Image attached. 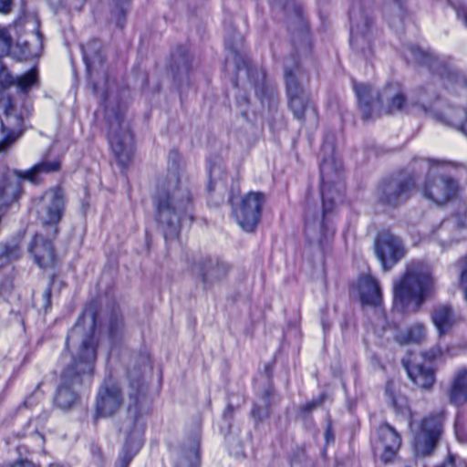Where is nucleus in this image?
<instances>
[{
  "instance_id": "31",
  "label": "nucleus",
  "mask_w": 467,
  "mask_h": 467,
  "mask_svg": "<svg viewBox=\"0 0 467 467\" xmlns=\"http://www.w3.org/2000/svg\"><path fill=\"white\" fill-rule=\"evenodd\" d=\"M409 53L412 59L422 65H427L432 71L443 77L444 75H451L452 73L443 66H441L439 60L418 47L409 48Z\"/></svg>"
},
{
  "instance_id": "35",
  "label": "nucleus",
  "mask_w": 467,
  "mask_h": 467,
  "mask_svg": "<svg viewBox=\"0 0 467 467\" xmlns=\"http://www.w3.org/2000/svg\"><path fill=\"white\" fill-rule=\"evenodd\" d=\"M199 447L196 442L192 443L188 451H182L179 462L175 467H198Z\"/></svg>"
},
{
  "instance_id": "1",
  "label": "nucleus",
  "mask_w": 467,
  "mask_h": 467,
  "mask_svg": "<svg viewBox=\"0 0 467 467\" xmlns=\"http://www.w3.org/2000/svg\"><path fill=\"white\" fill-rule=\"evenodd\" d=\"M96 315L86 309L67 337V348L72 351L73 360L61 374V381L55 396V404L62 409L72 408L78 401V389L90 381L97 358V341L94 337Z\"/></svg>"
},
{
  "instance_id": "47",
  "label": "nucleus",
  "mask_w": 467,
  "mask_h": 467,
  "mask_svg": "<svg viewBox=\"0 0 467 467\" xmlns=\"http://www.w3.org/2000/svg\"><path fill=\"white\" fill-rule=\"evenodd\" d=\"M8 467H37L33 462L28 461H18Z\"/></svg>"
},
{
  "instance_id": "42",
  "label": "nucleus",
  "mask_w": 467,
  "mask_h": 467,
  "mask_svg": "<svg viewBox=\"0 0 467 467\" xmlns=\"http://www.w3.org/2000/svg\"><path fill=\"white\" fill-rule=\"evenodd\" d=\"M460 284L464 290L465 297L467 299V255L463 259L462 270L460 276Z\"/></svg>"
},
{
  "instance_id": "7",
  "label": "nucleus",
  "mask_w": 467,
  "mask_h": 467,
  "mask_svg": "<svg viewBox=\"0 0 467 467\" xmlns=\"http://www.w3.org/2000/svg\"><path fill=\"white\" fill-rule=\"evenodd\" d=\"M429 171L427 173L421 193L426 200L435 204H446L448 202H457L462 193V188L458 182L446 175L434 177L431 171L433 168L443 167L447 161L437 159H427Z\"/></svg>"
},
{
  "instance_id": "30",
  "label": "nucleus",
  "mask_w": 467,
  "mask_h": 467,
  "mask_svg": "<svg viewBox=\"0 0 467 467\" xmlns=\"http://www.w3.org/2000/svg\"><path fill=\"white\" fill-rule=\"evenodd\" d=\"M427 327L423 323H414L405 330L399 332L395 339L400 345L421 344L427 339Z\"/></svg>"
},
{
  "instance_id": "43",
  "label": "nucleus",
  "mask_w": 467,
  "mask_h": 467,
  "mask_svg": "<svg viewBox=\"0 0 467 467\" xmlns=\"http://www.w3.org/2000/svg\"><path fill=\"white\" fill-rule=\"evenodd\" d=\"M442 355V349L440 345H436L431 348L430 350L423 353V358L429 360L435 359L436 358Z\"/></svg>"
},
{
  "instance_id": "18",
  "label": "nucleus",
  "mask_w": 467,
  "mask_h": 467,
  "mask_svg": "<svg viewBox=\"0 0 467 467\" xmlns=\"http://www.w3.org/2000/svg\"><path fill=\"white\" fill-rule=\"evenodd\" d=\"M231 265L220 258H205L196 267V276L204 288L220 284L229 275Z\"/></svg>"
},
{
  "instance_id": "55",
  "label": "nucleus",
  "mask_w": 467,
  "mask_h": 467,
  "mask_svg": "<svg viewBox=\"0 0 467 467\" xmlns=\"http://www.w3.org/2000/svg\"><path fill=\"white\" fill-rule=\"evenodd\" d=\"M170 156L175 158L177 156V153L176 152H171Z\"/></svg>"
},
{
  "instance_id": "46",
  "label": "nucleus",
  "mask_w": 467,
  "mask_h": 467,
  "mask_svg": "<svg viewBox=\"0 0 467 467\" xmlns=\"http://www.w3.org/2000/svg\"><path fill=\"white\" fill-rule=\"evenodd\" d=\"M321 402H322V398H319L317 400H313L311 402H308L307 404H306L304 410L306 411H311L313 409H315L317 406H319L321 404Z\"/></svg>"
},
{
  "instance_id": "8",
  "label": "nucleus",
  "mask_w": 467,
  "mask_h": 467,
  "mask_svg": "<svg viewBox=\"0 0 467 467\" xmlns=\"http://www.w3.org/2000/svg\"><path fill=\"white\" fill-rule=\"evenodd\" d=\"M60 162L58 161L43 160L26 171L14 170L11 173L20 182L27 181L33 184L41 182V176L58 171ZM10 171L0 165V198L10 199L17 202L20 195V185H13L10 182Z\"/></svg>"
},
{
  "instance_id": "45",
  "label": "nucleus",
  "mask_w": 467,
  "mask_h": 467,
  "mask_svg": "<svg viewBox=\"0 0 467 467\" xmlns=\"http://www.w3.org/2000/svg\"><path fill=\"white\" fill-rule=\"evenodd\" d=\"M11 0H0V12L6 14L10 11L11 8Z\"/></svg>"
},
{
  "instance_id": "27",
  "label": "nucleus",
  "mask_w": 467,
  "mask_h": 467,
  "mask_svg": "<svg viewBox=\"0 0 467 467\" xmlns=\"http://www.w3.org/2000/svg\"><path fill=\"white\" fill-rule=\"evenodd\" d=\"M232 213L244 231L252 232L259 222L261 209L260 206H233Z\"/></svg>"
},
{
  "instance_id": "49",
  "label": "nucleus",
  "mask_w": 467,
  "mask_h": 467,
  "mask_svg": "<svg viewBox=\"0 0 467 467\" xmlns=\"http://www.w3.org/2000/svg\"><path fill=\"white\" fill-rule=\"evenodd\" d=\"M460 130L467 136V110L465 111V118L460 126Z\"/></svg>"
},
{
  "instance_id": "50",
  "label": "nucleus",
  "mask_w": 467,
  "mask_h": 467,
  "mask_svg": "<svg viewBox=\"0 0 467 467\" xmlns=\"http://www.w3.org/2000/svg\"><path fill=\"white\" fill-rule=\"evenodd\" d=\"M394 3H395V6H396L399 16H403V7L401 5V2L400 0H394Z\"/></svg>"
},
{
  "instance_id": "58",
  "label": "nucleus",
  "mask_w": 467,
  "mask_h": 467,
  "mask_svg": "<svg viewBox=\"0 0 467 467\" xmlns=\"http://www.w3.org/2000/svg\"><path fill=\"white\" fill-rule=\"evenodd\" d=\"M29 403V400H26L25 404L27 405Z\"/></svg>"
},
{
  "instance_id": "44",
  "label": "nucleus",
  "mask_w": 467,
  "mask_h": 467,
  "mask_svg": "<svg viewBox=\"0 0 467 467\" xmlns=\"http://www.w3.org/2000/svg\"><path fill=\"white\" fill-rule=\"evenodd\" d=\"M43 299V309L47 312L51 308V287L50 285L47 287L45 292L42 295Z\"/></svg>"
},
{
  "instance_id": "12",
  "label": "nucleus",
  "mask_w": 467,
  "mask_h": 467,
  "mask_svg": "<svg viewBox=\"0 0 467 467\" xmlns=\"http://www.w3.org/2000/svg\"><path fill=\"white\" fill-rule=\"evenodd\" d=\"M433 238L443 248L453 243L467 240V206H458L451 217L443 220L434 230Z\"/></svg>"
},
{
  "instance_id": "3",
  "label": "nucleus",
  "mask_w": 467,
  "mask_h": 467,
  "mask_svg": "<svg viewBox=\"0 0 467 467\" xmlns=\"http://www.w3.org/2000/svg\"><path fill=\"white\" fill-rule=\"evenodd\" d=\"M434 289L431 267L420 260L411 261L393 283L394 306L402 312L416 313Z\"/></svg>"
},
{
  "instance_id": "36",
  "label": "nucleus",
  "mask_w": 467,
  "mask_h": 467,
  "mask_svg": "<svg viewBox=\"0 0 467 467\" xmlns=\"http://www.w3.org/2000/svg\"><path fill=\"white\" fill-rule=\"evenodd\" d=\"M123 332L122 317L119 312L114 310L109 317V335L112 341L117 340Z\"/></svg>"
},
{
  "instance_id": "5",
  "label": "nucleus",
  "mask_w": 467,
  "mask_h": 467,
  "mask_svg": "<svg viewBox=\"0 0 467 467\" xmlns=\"http://www.w3.org/2000/svg\"><path fill=\"white\" fill-rule=\"evenodd\" d=\"M37 215L45 231L43 234H36L29 246V252L33 254L35 262L41 267L52 266L55 263V252L52 240L58 234L57 223L63 216L60 206H38Z\"/></svg>"
},
{
  "instance_id": "52",
  "label": "nucleus",
  "mask_w": 467,
  "mask_h": 467,
  "mask_svg": "<svg viewBox=\"0 0 467 467\" xmlns=\"http://www.w3.org/2000/svg\"><path fill=\"white\" fill-rule=\"evenodd\" d=\"M12 283L10 281H5L4 283L1 284V287L0 289H5V290H10L12 288Z\"/></svg>"
},
{
  "instance_id": "4",
  "label": "nucleus",
  "mask_w": 467,
  "mask_h": 467,
  "mask_svg": "<svg viewBox=\"0 0 467 467\" xmlns=\"http://www.w3.org/2000/svg\"><path fill=\"white\" fill-rule=\"evenodd\" d=\"M146 365L139 372H129L130 404L128 406L129 420L123 426L127 434L125 445L119 453L116 467H128L133 456L142 445L144 427L143 413L148 410V400L143 384V373Z\"/></svg>"
},
{
  "instance_id": "20",
  "label": "nucleus",
  "mask_w": 467,
  "mask_h": 467,
  "mask_svg": "<svg viewBox=\"0 0 467 467\" xmlns=\"http://www.w3.org/2000/svg\"><path fill=\"white\" fill-rule=\"evenodd\" d=\"M184 213V206H158L157 217L160 223L165 227V239L175 238L180 226L186 221H192V215L182 216Z\"/></svg>"
},
{
  "instance_id": "19",
  "label": "nucleus",
  "mask_w": 467,
  "mask_h": 467,
  "mask_svg": "<svg viewBox=\"0 0 467 467\" xmlns=\"http://www.w3.org/2000/svg\"><path fill=\"white\" fill-rule=\"evenodd\" d=\"M326 206H308L306 212L305 234L311 244H322L328 231L326 226V215L328 211Z\"/></svg>"
},
{
  "instance_id": "51",
  "label": "nucleus",
  "mask_w": 467,
  "mask_h": 467,
  "mask_svg": "<svg viewBox=\"0 0 467 467\" xmlns=\"http://www.w3.org/2000/svg\"><path fill=\"white\" fill-rule=\"evenodd\" d=\"M457 16L460 19H462L464 22L465 25H467V11L466 10L458 11Z\"/></svg>"
},
{
  "instance_id": "38",
  "label": "nucleus",
  "mask_w": 467,
  "mask_h": 467,
  "mask_svg": "<svg viewBox=\"0 0 467 467\" xmlns=\"http://www.w3.org/2000/svg\"><path fill=\"white\" fill-rule=\"evenodd\" d=\"M269 396L270 390H266L262 400V404H255L253 410V415L258 420H262L269 414Z\"/></svg>"
},
{
  "instance_id": "22",
  "label": "nucleus",
  "mask_w": 467,
  "mask_h": 467,
  "mask_svg": "<svg viewBox=\"0 0 467 467\" xmlns=\"http://www.w3.org/2000/svg\"><path fill=\"white\" fill-rule=\"evenodd\" d=\"M431 320L437 330L439 337L448 334L462 318L450 304H440L433 307Z\"/></svg>"
},
{
  "instance_id": "53",
  "label": "nucleus",
  "mask_w": 467,
  "mask_h": 467,
  "mask_svg": "<svg viewBox=\"0 0 467 467\" xmlns=\"http://www.w3.org/2000/svg\"><path fill=\"white\" fill-rule=\"evenodd\" d=\"M326 440L328 442L329 439H332V434L330 433L329 430L326 431Z\"/></svg>"
},
{
  "instance_id": "29",
  "label": "nucleus",
  "mask_w": 467,
  "mask_h": 467,
  "mask_svg": "<svg viewBox=\"0 0 467 467\" xmlns=\"http://www.w3.org/2000/svg\"><path fill=\"white\" fill-rule=\"evenodd\" d=\"M36 82V74L31 70L16 79L10 75L7 69L0 64V91L9 86L16 84L22 91H26Z\"/></svg>"
},
{
  "instance_id": "54",
  "label": "nucleus",
  "mask_w": 467,
  "mask_h": 467,
  "mask_svg": "<svg viewBox=\"0 0 467 467\" xmlns=\"http://www.w3.org/2000/svg\"><path fill=\"white\" fill-rule=\"evenodd\" d=\"M460 83L462 84L464 87H467V81L464 78H460L459 79Z\"/></svg>"
},
{
  "instance_id": "28",
  "label": "nucleus",
  "mask_w": 467,
  "mask_h": 467,
  "mask_svg": "<svg viewBox=\"0 0 467 467\" xmlns=\"http://www.w3.org/2000/svg\"><path fill=\"white\" fill-rule=\"evenodd\" d=\"M360 300L363 304L378 306L381 303V291L378 281L371 275H363L358 283Z\"/></svg>"
},
{
  "instance_id": "37",
  "label": "nucleus",
  "mask_w": 467,
  "mask_h": 467,
  "mask_svg": "<svg viewBox=\"0 0 467 467\" xmlns=\"http://www.w3.org/2000/svg\"><path fill=\"white\" fill-rule=\"evenodd\" d=\"M42 200L46 204H60L67 201L64 190L59 186L50 188L47 191L43 194Z\"/></svg>"
},
{
  "instance_id": "48",
  "label": "nucleus",
  "mask_w": 467,
  "mask_h": 467,
  "mask_svg": "<svg viewBox=\"0 0 467 467\" xmlns=\"http://www.w3.org/2000/svg\"><path fill=\"white\" fill-rule=\"evenodd\" d=\"M437 467H456L453 457L449 456L446 461H444L441 465Z\"/></svg>"
},
{
  "instance_id": "40",
  "label": "nucleus",
  "mask_w": 467,
  "mask_h": 467,
  "mask_svg": "<svg viewBox=\"0 0 467 467\" xmlns=\"http://www.w3.org/2000/svg\"><path fill=\"white\" fill-rule=\"evenodd\" d=\"M116 3V9L114 16H116V25L123 28L125 25V12L129 0H114Z\"/></svg>"
},
{
  "instance_id": "9",
  "label": "nucleus",
  "mask_w": 467,
  "mask_h": 467,
  "mask_svg": "<svg viewBox=\"0 0 467 467\" xmlns=\"http://www.w3.org/2000/svg\"><path fill=\"white\" fill-rule=\"evenodd\" d=\"M109 123L108 139L115 155V158L121 167H126L132 157L133 137L130 129V122L121 112L107 111Z\"/></svg>"
},
{
  "instance_id": "32",
  "label": "nucleus",
  "mask_w": 467,
  "mask_h": 467,
  "mask_svg": "<svg viewBox=\"0 0 467 467\" xmlns=\"http://www.w3.org/2000/svg\"><path fill=\"white\" fill-rule=\"evenodd\" d=\"M21 256V249L18 242L7 241L0 244V271L18 260Z\"/></svg>"
},
{
  "instance_id": "10",
  "label": "nucleus",
  "mask_w": 467,
  "mask_h": 467,
  "mask_svg": "<svg viewBox=\"0 0 467 467\" xmlns=\"http://www.w3.org/2000/svg\"><path fill=\"white\" fill-rule=\"evenodd\" d=\"M303 73L298 66L285 67V79L288 107L294 117L298 120H305L307 113L316 115V109L310 101L308 94L305 91L301 80Z\"/></svg>"
},
{
  "instance_id": "11",
  "label": "nucleus",
  "mask_w": 467,
  "mask_h": 467,
  "mask_svg": "<svg viewBox=\"0 0 467 467\" xmlns=\"http://www.w3.org/2000/svg\"><path fill=\"white\" fill-rule=\"evenodd\" d=\"M243 44V36L239 33H234L233 37L227 36L225 39L226 47L233 51V60L236 66V82L244 86V82L254 87L257 92L264 85L265 76L261 70L249 64V61L238 53L239 47Z\"/></svg>"
},
{
  "instance_id": "16",
  "label": "nucleus",
  "mask_w": 467,
  "mask_h": 467,
  "mask_svg": "<svg viewBox=\"0 0 467 467\" xmlns=\"http://www.w3.org/2000/svg\"><path fill=\"white\" fill-rule=\"evenodd\" d=\"M375 252L384 271H389L405 254L400 239L389 232L379 234Z\"/></svg>"
},
{
  "instance_id": "41",
  "label": "nucleus",
  "mask_w": 467,
  "mask_h": 467,
  "mask_svg": "<svg viewBox=\"0 0 467 467\" xmlns=\"http://www.w3.org/2000/svg\"><path fill=\"white\" fill-rule=\"evenodd\" d=\"M12 47V37L7 30L0 27V57L9 54Z\"/></svg>"
},
{
  "instance_id": "34",
  "label": "nucleus",
  "mask_w": 467,
  "mask_h": 467,
  "mask_svg": "<svg viewBox=\"0 0 467 467\" xmlns=\"http://www.w3.org/2000/svg\"><path fill=\"white\" fill-rule=\"evenodd\" d=\"M175 77L181 80L183 76H186L192 63V59L185 50L179 51L178 54L173 56Z\"/></svg>"
},
{
  "instance_id": "23",
  "label": "nucleus",
  "mask_w": 467,
  "mask_h": 467,
  "mask_svg": "<svg viewBox=\"0 0 467 467\" xmlns=\"http://www.w3.org/2000/svg\"><path fill=\"white\" fill-rule=\"evenodd\" d=\"M446 397L456 407L467 403V367L459 368L453 372L446 389Z\"/></svg>"
},
{
  "instance_id": "15",
  "label": "nucleus",
  "mask_w": 467,
  "mask_h": 467,
  "mask_svg": "<svg viewBox=\"0 0 467 467\" xmlns=\"http://www.w3.org/2000/svg\"><path fill=\"white\" fill-rule=\"evenodd\" d=\"M401 445V438L389 424H380L373 438L375 453L384 463L391 462L397 456Z\"/></svg>"
},
{
  "instance_id": "21",
  "label": "nucleus",
  "mask_w": 467,
  "mask_h": 467,
  "mask_svg": "<svg viewBox=\"0 0 467 467\" xmlns=\"http://www.w3.org/2000/svg\"><path fill=\"white\" fill-rule=\"evenodd\" d=\"M0 125L4 136V139L0 141V155H2L8 152L21 135L23 119L21 117L13 114V109L10 106L5 110V119H0Z\"/></svg>"
},
{
  "instance_id": "33",
  "label": "nucleus",
  "mask_w": 467,
  "mask_h": 467,
  "mask_svg": "<svg viewBox=\"0 0 467 467\" xmlns=\"http://www.w3.org/2000/svg\"><path fill=\"white\" fill-rule=\"evenodd\" d=\"M100 49L101 45L98 40H92L83 47V58L88 72H91L97 64L102 63Z\"/></svg>"
},
{
  "instance_id": "56",
  "label": "nucleus",
  "mask_w": 467,
  "mask_h": 467,
  "mask_svg": "<svg viewBox=\"0 0 467 467\" xmlns=\"http://www.w3.org/2000/svg\"><path fill=\"white\" fill-rule=\"evenodd\" d=\"M390 23H391V25H392L393 26H395V19H394V18L391 20V22H390Z\"/></svg>"
},
{
  "instance_id": "13",
  "label": "nucleus",
  "mask_w": 467,
  "mask_h": 467,
  "mask_svg": "<svg viewBox=\"0 0 467 467\" xmlns=\"http://www.w3.org/2000/svg\"><path fill=\"white\" fill-rule=\"evenodd\" d=\"M157 204H182L193 202L188 177L178 171L169 173L157 193Z\"/></svg>"
},
{
  "instance_id": "24",
  "label": "nucleus",
  "mask_w": 467,
  "mask_h": 467,
  "mask_svg": "<svg viewBox=\"0 0 467 467\" xmlns=\"http://www.w3.org/2000/svg\"><path fill=\"white\" fill-rule=\"evenodd\" d=\"M332 164L325 160L320 166V174L322 178V204H336L341 202L344 186L340 182L332 184L329 182Z\"/></svg>"
},
{
  "instance_id": "14",
  "label": "nucleus",
  "mask_w": 467,
  "mask_h": 467,
  "mask_svg": "<svg viewBox=\"0 0 467 467\" xmlns=\"http://www.w3.org/2000/svg\"><path fill=\"white\" fill-rule=\"evenodd\" d=\"M350 45L354 49L366 55L370 50L373 21L360 6H353L349 13Z\"/></svg>"
},
{
  "instance_id": "26",
  "label": "nucleus",
  "mask_w": 467,
  "mask_h": 467,
  "mask_svg": "<svg viewBox=\"0 0 467 467\" xmlns=\"http://www.w3.org/2000/svg\"><path fill=\"white\" fill-rule=\"evenodd\" d=\"M406 371L411 381L421 389H428L435 381L434 369L431 365L419 363H406L403 361Z\"/></svg>"
},
{
  "instance_id": "57",
  "label": "nucleus",
  "mask_w": 467,
  "mask_h": 467,
  "mask_svg": "<svg viewBox=\"0 0 467 467\" xmlns=\"http://www.w3.org/2000/svg\"><path fill=\"white\" fill-rule=\"evenodd\" d=\"M231 202H232V204H234V197H232V199H231Z\"/></svg>"
},
{
  "instance_id": "25",
  "label": "nucleus",
  "mask_w": 467,
  "mask_h": 467,
  "mask_svg": "<svg viewBox=\"0 0 467 467\" xmlns=\"http://www.w3.org/2000/svg\"><path fill=\"white\" fill-rule=\"evenodd\" d=\"M414 187L415 179L413 177L400 183L389 182L384 184L381 201L384 202H404L414 192Z\"/></svg>"
},
{
  "instance_id": "6",
  "label": "nucleus",
  "mask_w": 467,
  "mask_h": 467,
  "mask_svg": "<svg viewBox=\"0 0 467 467\" xmlns=\"http://www.w3.org/2000/svg\"><path fill=\"white\" fill-rule=\"evenodd\" d=\"M444 413L437 412L410 422L412 446L417 457H428L435 452L444 433Z\"/></svg>"
},
{
  "instance_id": "2",
  "label": "nucleus",
  "mask_w": 467,
  "mask_h": 467,
  "mask_svg": "<svg viewBox=\"0 0 467 467\" xmlns=\"http://www.w3.org/2000/svg\"><path fill=\"white\" fill-rule=\"evenodd\" d=\"M354 88L365 119H370L382 111L390 114L397 111L425 113L432 101L425 90H420L417 97L408 102L399 84H389L377 93V98H374V90L369 85L355 84Z\"/></svg>"
},
{
  "instance_id": "17",
  "label": "nucleus",
  "mask_w": 467,
  "mask_h": 467,
  "mask_svg": "<svg viewBox=\"0 0 467 467\" xmlns=\"http://www.w3.org/2000/svg\"><path fill=\"white\" fill-rule=\"evenodd\" d=\"M123 405V397L119 385L105 381L98 390L96 398V418L115 415Z\"/></svg>"
},
{
  "instance_id": "39",
  "label": "nucleus",
  "mask_w": 467,
  "mask_h": 467,
  "mask_svg": "<svg viewBox=\"0 0 467 467\" xmlns=\"http://www.w3.org/2000/svg\"><path fill=\"white\" fill-rule=\"evenodd\" d=\"M267 196L261 192H250L242 197L241 204H262L268 202Z\"/></svg>"
}]
</instances>
